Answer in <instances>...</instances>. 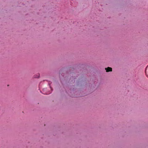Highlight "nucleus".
Listing matches in <instances>:
<instances>
[{"label": "nucleus", "mask_w": 148, "mask_h": 148, "mask_svg": "<svg viewBox=\"0 0 148 148\" xmlns=\"http://www.w3.org/2000/svg\"><path fill=\"white\" fill-rule=\"evenodd\" d=\"M105 70L106 71V72H109L112 71V68L110 67H108L105 68Z\"/></svg>", "instance_id": "f257e3e1"}, {"label": "nucleus", "mask_w": 148, "mask_h": 148, "mask_svg": "<svg viewBox=\"0 0 148 148\" xmlns=\"http://www.w3.org/2000/svg\"><path fill=\"white\" fill-rule=\"evenodd\" d=\"M145 72L146 73V74L147 76V77H148V71H147L146 70L145 71Z\"/></svg>", "instance_id": "f03ea898"}]
</instances>
